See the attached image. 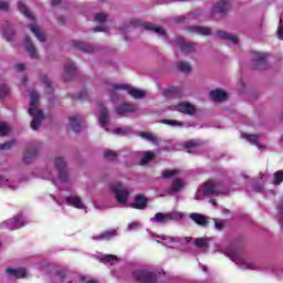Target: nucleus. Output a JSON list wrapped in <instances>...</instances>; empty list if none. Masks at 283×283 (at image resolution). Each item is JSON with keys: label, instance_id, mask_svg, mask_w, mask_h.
I'll list each match as a JSON object with an SVG mask.
<instances>
[{"label": "nucleus", "instance_id": "obj_1", "mask_svg": "<svg viewBox=\"0 0 283 283\" xmlns=\"http://www.w3.org/2000/svg\"><path fill=\"white\" fill-rule=\"evenodd\" d=\"M109 189L119 205H127L130 192L127 188L123 187V182L113 181L109 184Z\"/></svg>", "mask_w": 283, "mask_h": 283}, {"label": "nucleus", "instance_id": "obj_2", "mask_svg": "<svg viewBox=\"0 0 283 283\" xmlns=\"http://www.w3.org/2000/svg\"><path fill=\"white\" fill-rule=\"evenodd\" d=\"M151 222H158L159 224H167L172 220H182V213L180 212H157L153 217Z\"/></svg>", "mask_w": 283, "mask_h": 283}, {"label": "nucleus", "instance_id": "obj_3", "mask_svg": "<svg viewBox=\"0 0 283 283\" xmlns=\"http://www.w3.org/2000/svg\"><path fill=\"white\" fill-rule=\"evenodd\" d=\"M220 193H224L222 184L214 179H210L203 184V196H220Z\"/></svg>", "mask_w": 283, "mask_h": 283}, {"label": "nucleus", "instance_id": "obj_4", "mask_svg": "<svg viewBox=\"0 0 283 283\" xmlns=\"http://www.w3.org/2000/svg\"><path fill=\"white\" fill-rule=\"evenodd\" d=\"M133 277L138 283H157L156 274L147 270H136L133 272Z\"/></svg>", "mask_w": 283, "mask_h": 283}, {"label": "nucleus", "instance_id": "obj_5", "mask_svg": "<svg viewBox=\"0 0 283 283\" xmlns=\"http://www.w3.org/2000/svg\"><path fill=\"white\" fill-rule=\"evenodd\" d=\"M55 168L59 171V178L62 182H70V177L67 175V163L63 157H56L54 160Z\"/></svg>", "mask_w": 283, "mask_h": 283}, {"label": "nucleus", "instance_id": "obj_6", "mask_svg": "<svg viewBox=\"0 0 283 283\" xmlns=\"http://www.w3.org/2000/svg\"><path fill=\"white\" fill-rule=\"evenodd\" d=\"M135 202L130 203L132 209H137L138 211H145L149 205V198H147L145 195L139 193L136 195L134 198Z\"/></svg>", "mask_w": 283, "mask_h": 283}, {"label": "nucleus", "instance_id": "obj_7", "mask_svg": "<svg viewBox=\"0 0 283 283\" xmlns=\"http://www.w3.org/2000/svg\"><path fill=\"white\" fill-rule=\"evenodd\" d=\"M30 116H33V119L31 122V128H33L34 132L39 130V127H41V122L43 120V111L35 108H29Z\"/></svg>", "mask_w": 283, "mask_h": 283}, {"label": "nucleus", "instance_id": "obj_8", "mask_svg": "<svg viewBox=\"0 0 283 283\" xmlns=\"http://www.w3.org/2000/svg\"><path fill=\"white\" fill-rule=\"evenodd\" d=\"M227 12H229V1L228 0H221L217 4L213 6V17H218L219 19H222L223 17H227Z\"/></svg>", "mask_w": 283, "mask_h": 283}, {"label": "nucleus", "instance_id": "obj_9", "mask_svg": "<svg viewBox=\"0 0 283 283\" xmlns=\"http://www.w3.org/2000/svg\"><path fill=\"white\" fill-rule=\"evenodd\" d=\"M175 43H177V45H179V48L184 54H191V52H196V50H197L196 43H191V42L185 43L184 38H177L175 40Z\"/></svg>", "mask_w": 283, "mask_h": 283}, {"label": "nucleus", "instance_id": "obj_10", "mask_svg": "<svg viewBox=\"0 0 283 283\" xmlns=\"http://www.w3.org/2000/svg\"><path fill=\"white\" fill-rule=\"evenodd\" d=\"M117 90H124L133 98H145V91L138 90L129 84H124L123 86H117Z\"/></svg>", "mask_w": 283, "mask_h": 283}, {"label": "nucleus", "instance_id": "obj_11", "mask_svg": "<svg viewBox=\"0 0 283 283\" xmlns=\"http://www.w3.org/2000/svg\"><path fill=\"white\" fill-rule=\"evenodd\" d=\"M189 218L195 224H198L199 227H209V217L202 213L192 212L189 214Z\"/></svg>", "mask_w": 283, "mask_h": 283}, {"label": "nucleus", "instance_id": "obj_12", "mask_svg": "<svg viewBox=\"0 0 283 283\" xmlns=\"http://www.w3.org/2000/svg\"><path fill=\"white\" fill-rule=\"evenodd\" d=\"M266 57L265 53L254 52L253 53V63L255 64V70H264L266 67Z\"/></svg>", "mask_w": 283, "mask_h": 283}, {"label": "nucleus", "instance_id": "obj_13", "mask_svg": "<svg viewBox=\"0 0 283 283\" xmlns=\"http://www.w3.org/2000/svg\"><path fill=\"white\" fill-rule=\"evenodd\" d=\"M7 228L10 231H14L17 229H21V227H25V223L23 222V217L18 214L17 217H14L13 219H9L7 222Z\"/></svg>", "mask_w": 283, "mask_h": 283}, {"label": "nucleus", "instance_id": "obj_14", "mask_svg": "<svg viewBox=\"0 0 283 283\" xmlns=\"http://www.w3.org/2000/svg\"><path fill=\"white\" fill-rule=\"evenodd\" d=\"M185 187V180L177 178L172 180V184L167 188V193L169 196H174V193H179V191H182Z\"/></svg>", "mask_w": 283, "mask_h": 283}, {"label": "nucleus", "instance_id": "obj_15", "mask_svg": "<svg viewBox=\"0 0 283 283\" xmlns=\"http://www.w3.org/2000/svg\"><path fill=\"white\" fill-rule=\"evenodd\" d=\"M174 107L177 109V112H181V114H188L189 116H193V114L197 112L196 106L190 103H179Z\"/></svg>", "mask_w": 283, "mask_h": 283}, {"label": "nucleus", "instance_id": "obj_16", "mask_svg": "<svg viewBox=\"0 0 283 283\" xmlns=\"http://www.w3.org/2000/svg\"><path fill=\"white\" fill-rule=\"evenodd\" d=\"M76 76V67L74 66V62H70L64 65V74L63 78L65 82L72 81Z\"/></svg>", "mask_w": 283, "mask_h": 283}, {"label": "nucleus", "instance_id": "obj_17", "mask_svg": "<svg viewBox=\"0 0 283 283\" xmlns=\"http://www.w3.org/2000/svg\"><path fill=\"white\" fill-rule=\"evenodd\" d=\"M98 111H99V125L102 127H107V123H109V112L107 111V107L103 104H99Z\"/></svg>", "mask_w": 283, "mask_h": 283}, {"label": "nucleus", "instance_id": "obj_18", "mask_svg": "<svg viewBox=\"0 0 283 283\" xmlns=\"http://www.w3.org/2000/svg\"><path fill=\"white\" fill-rule=\"evenodd\" d=\"M25 50L31 59H39V53L36 52V48L34 43L30 40V36L24 38Z\"/></svg>", "mask_w": 283, "mask_h": 283}, {"label": "nucleus", "instance_id": "obj_19", "mask_svg": "<svg viewBox=\"0 0 283 283\" xmlns=\"http://www.w3.org/2000/svg\"><path fill=\"white\" fill-rule=\"evenodd\" d=\"M188 32L192 34H201L202 36H210L211 29L209 27L192 25L188 28Z\"/></svg>", "mask_w": 283, "mask_h": 283}, {"label": "nucleus", "instance_id": "obj_20", "mask_svg": "<svg viewBox=\"0 0 283 283\" xmlns=\"http://www.w3.org/2000/svg\"><path fill=\"white\" fill-rule=\"evenodd\" d=\"M164 96H166V98H180V96H182V88H180V86L166 88Z\"/></svg>", "mask_w": 283, "mask_h": 283}, {"label": "nucleus", "instance_id": "obj_21", "mask_svg": "<svg viewBox=\"0 0 283 283\" xmlns=\"http://www.w3.org/2000/svg\"><path fill=\"white\" fill-rule=\"evenodd\" d=\"M210 96L212 101H217L218 103H222L227 101V98H229V95L222 88H217L216 91H211Z\"/></svg>", "mask_w": 283, "mask_h": 283}, {"label": "nucleus", "instance_id": "obj_22", "mask_svg": "<svg viewBox=\"0 0 283 283\" xmlns=\"http://www.w3.org/2000/svg\"><path fill=\"white\" fill-rule=\"evenodd\" d=\"M73 46H75L76 50L84 52V54H92L95 50L92 44H87L83 41H73Z\"/></svg>", "mask_w": 283, "mask_h": 283}, {"label": "nucleus", "instance_id": "obj_23", "mask_svg": "<svg viewBox=\"0 0 283 283\" xmlns=\"http://www.w3.org/2000/svg\"><path fill=\"white\" fill-rule=\"evenodd\" d=\"M136 106L132 104H122L116 108L118 116H125V114H134L136 112Z\"/></svg>", "mask_w": 283, "mask_h": 283}, {"label": "nucleus", "instance_id": "obj_24", "mask_svg": "<svg viewBox=\"0 0 283 283\" xmlns=\"http://www.w3.org/2000/svg\"><path fill=\"white\" fill-rule=\"evenodd\" d=\"M125 84H111L108 85V93H109V98L113 102H116L118 99L119 96V92L125 90V88H117L120 87Z\"/></svg>", "mask_w": 283, "mask_h": 283}, {"label": "nucleus", "instance_id": "obj_25", "mask_svg": "<svg viewBox=\"0 0 283 283\" xmlns=\"http://www.w3.org/2000/svg\"><path fill=\"white\" fill-rule=\"evenodd\" d=\"M116 235H118V231H116V230H106V231L102 232L101 234L95 235L93 238V240H99V241L112 240V238H116Z\"/></svg>", "mask_w": 283, "mask_h": 283}, {"label": "nucleus", "instance_id": "obj_26", "mask_svg": "<svg viewBox=\"0 0 283 283\" xmlns=\"http://www.w3.org/2000/svg\"><path fill=\"white\" fill-rule=\"evenodd\" d=\"M66 202L70 207H75V209H85V205H83V200H81V197H67Z\"/></svg>", "mask_w": 283, "mask_h": 283}, {"label": "nucleus", "instance_id": "obj_27", "mask_svg": "<svg viewBox=\"0 0 283 283\" xmlns=\"http://www.w3.org/2000/svg\"><path fill=\"white\" fill-rule=\"evenodd\" d=\"M36 156H39V149L36 148H28L24 151V156H23V160L27 165H30V163H32L33 158H36Z\"/></svg>", "mask_w": 283, "mask_h": 283}, {"label": "nucleus", "instance_id": "obj_28", "mask_svg": "<svg viewBox=\"0 0 283 283\" xmlns=\"http://www.w3.org/2000/svg\"><path fill=\"white\" fill-rule=\"evenodd\" d=\"M3 38L6 39V41H14V27H12L10 23H7L3 27Z\"/></svg>", "mask_w": 283, "mask_h": 283}, {"label": "nucleus", "instance_id": "obj_29", "mask_svg": "<svg viewBox=\"0 0 283 283\" xmlns=\"http://www.w3.org/2000/svg\"><path fill=\"white\" fill-rule=\"evenodd\" d=\"M218 39H223V41H230V43H238V35L228 33L227 31H218Z\"/></svg>", "mask_w": 283, "mask_h": 283}, {"label": "nucleus", "instance_id": "obj_30", "mask_svg": "<svg viewBox=\"0 0 283 283\" xmlns=\"http://www.w3.org/2000/svg\"><path fill=\"white\" fill-rule=\"evenodd\" d=\"M138 136L140 138H143L144 140H148V143H153V145H160V142L158 140V137H156L151 133L140 132V133H138Z\"/></svg>", "mask_w": 283, "mask_h": 283}, {"label": "nucleus", "instance_id": "obj_31", "mask_svg": "<svg viewBox=\"0 0 283 283\" xmlns=\"http://www.w3.org/2000/svg\"><path fill=\"white\" fill-rule=\"evenodd\" d=\"M6 273L11 275L12 277H17V280H21V277H25V270L24 269H12L8 268Z\"/></svg>", "mask_w": 283, "mask_h": 283}, {"label": "nucleus", "instance_id": "obj_32", "mask_svg": "<svg viewBox=\"0 0 283 283\" xmlns=\"http://www.w3.org/2000/svg\"><path fill=\"white\" fill-rule=\"evenodd\" d=\"M28 28L31 30L38 41L41 43L45 42V35L41 33V29L36 24H29Z\"/></svg>", "mask_w": 283, "mask_h": 283}, {"label": "nucleus", "instance_id": "obj_33", "mask_svg": "<svg viewBox=\"0 0 283 283\" xmlns=\"http://www.w3.org/2000/svg\"><path fill=\"white\" fill-rule=\"evenodd\" d=\"M18 10L27 17V19H31V21H34V14L30 12V9H28V6L23 3L22 1L18 2Z\"/></svg>", "mask_w": 283, "mask_h": 283}, {"label": "nucleus", "instance_id": "obj_34", "mask_svg": "<svg viewBox=\"0 0 283 283\" xmlns=\"http://www.w3.org/2000/svg\"><path fill=\"white\" fill-rule=\"evenodd\" d=\"M201 143L199 140L196 139H190L184 143V147L185 149H188V154H193V151L191 149H198V147H200Z\"/></svg>", "mask_w": 283, "mask_h": 283}, {"label": "nucleus", "instance_id": "obj_35", "mask_svg": "<svg viewBox=\"0 0 283 283\" xmlns=\"http://www.w3.org/2000/svg\"><path fill=\"white\" fill-rule=\"evenodd\" d=\"M70 120V126H71V129H73V132H81L82 129V123H83V119H81V117L76 118V117H70L69 118Z\"/></svg>", "mask_w": 283, "mask_h": 283}, {"label": "nucleus", "instance_id": "obj_36", "mask_svg": "<svg viewBox=\"0 0 283 283\" xmlns=\"http://www.w3.org/2000/svg\"><path fill=\"white\" fill-rule=\"evenodd\" d=\"M145 30H149L150 32H155V34H159L160 36H167V31H165V29H161L158 25L146 24Z\"/></svg>", "mask_w": 283, "mask_h": 283}, {"label": "nucleus", "instance_id": "obj_37", "mask_svg": "<svg viewBox=\"0 0 283 283\" xmlns=\"http://www.w3.org/2000/svg\"><path fill=\"white\" fill-rule=\"evenodd\" d=\"M156 158V154L151 151H144V157L140 159L139 165L145 166Z\"/></svg>", "mask_w": 283, "mask_h": 283}, {"label": "nucleus", "instance_id": "obj_38", "mask_svg": "<svg viewBox=\"0 0 283 283\" xmlns=\"http://www.w3.org/2000/svg\"><path fill=\"white\" fill-rule=\"evenodd\" d=\"M178 174H180V171H178L177 169H165L161 171V178L164 180H171V178H175V176H178Z\"/></svg>", "mask_w": 283, "mask_h": 283}, {"label": "nucleus", "instance_id": "obj_39", "mask_svg": "<svg viewBox=\"0 0 283 283\" xmlns=\"http://www.w3.org/2000/svg\"><path fill=\"white\" fill-rule=\"evenodd\" d=\"M31 101H30V109H34V107H39V93L36 91H32L30 93Z\"/></svg>", "mask_w": 283, "mask_h": 283}, {"label": "nucleus", "instance_id": "obj_40", "mask_svg": "<svg viewBox=\"0 0 283 283\" xmlns=\"http://www.w3.org/2000/svg\"><path fill=\"white\" fill-rule=\"evenodd\" d=\"M177 69L179 72H184V74H189V72H191V65L187 62L177 63Z\"/></svg>", "mask_w": 283, "mask_h": 283}, {"label": "nucleus", "instance_id": "obj_41", "mask_svg": "<svg viewBox=\"0 0 283 283\" xmlns=\"http://www.w3.org/2000/svg\"><path fill=\"white\" fill-rule=\"evenodd\" d=\"M195 247H198V249H209V240L199 238L195 241Z\"/></svg>", "mask_w": 283, "mask_h": 283}, {"label": "nucleus", "instance_id": "obj_42", "mask_svg": "<svg viewBox=\"0 0 283 283\" xmlns=\"http://www.w3.org/2000/svg\"><path fill=\"white\" fill-rule=\"evenodd\" d=\"M243 138L251 143V145H256L258 147H260V137L258 135H243Z\"/></svg>", "mask_w": 283, "mask_h": 283}, {"label": "nucleus", "instance_id": "obj_43", "mask_svg": "<svg viewBox=\"0 0 283 283\" xmlns=\"http://www.w3.org/2000/svg\"><path fill=\"white\" fill-rule=\"evenodd\" d=\"M283 182V170H279L276 172H274V180H273V185H282Z\"/></svg>", "mask_w": 283, "mask_h": 283}, {"label": "nucleus", "instance_id": "obj_44", "mask_svg": "<svg viewBox=\"0 0 283 283\" xmlns=\"http://www.w3.org/2000/svg\"><path fill=\"white\" fill-rule=\"evenodd\" d=\"M8 134H10V127L8 126V124L1 122L0 123V136H8Z\"/></svg>", "mask_w": 283, "mask_h": 283}, {"label": "nucleus", "instance_id": "obj_45", "mask_svg": "<svg viewBox=\"0 0 283 283\" xmlns=\"http://www.w3.org/2000/svg\"><path fill=\"white\" fill-rule=\"evenodd\" d=\"M10 94V88L6 84L0 85V98L3 99Z\"/></svg>", "mask_w": 283, "mask_h": 283}, {"label": "nucleus", "instance_id": "obj_46", "mask_svg": "<svg viewBox=\"0 0 283 283\" xmlns=\"http://www.w3.org/2000/svg\"><path fill=\"white\" fill-rule=\"evenodd\" d=\"M14 140L6 142L4 144H0V151L12 149L14 147Z\"/></svg>", "mask_w": 283, "mask_h": 283}, {"label": "nucleus", "instance_id": "obj_47", "mask_svg": "<svg viewBox=\"0 0 283 283\" xmlns=\"http://www.w3.org/2000/svg\"><path fill=\"white\" fill-rule=\"evenodd\" d=\"M41 81L42 83H44V85H46V87H49V90H51V93L54 92V87H52V82L50 81V77H48V75H42Z\"/></svg>", "mask_w": 283, "mask_h": 283}, {"label": "nucleus", "instance_id": "obj_48", "mask_svg": "<svg viewBox=\"0 0 283 283\" xmlns=\"http://www.w3.org/2000/svg\"><path fill=\"white\" fill-rule=\"evenodd\" d=\"M163 125H171L172 127H176V125L182 126V123L176 120V119H163Z\"/></svg>", "mask_w": 283, "mask_h": 283}, {"label": "nucleus", "instance_id": "obj_49", "mask_svg": "<svg viewBox=\"0 0 283 283\" xmlns=\"http://www.w3.org/2000/svg\"><path fill=\"white\" fill-rule=\"evenodd\" d=\"M117 154L116 151L108 149L104 153V158H106L107 160H112V158H117Z\"/></svg>", "mask_w": 283, "mask_h": 283}, {"label": "nucleus", "instance_id": "obj_50", "mask_svg": "<svg viewBox=\"0 0 283 283\" xmlns=\"http://www.w3.org/2000/svg\"><path fill=\"white\" fill-rule=\"evenodd\" d=\"M104 262H108L109 264H112V262H116V260H118V256L114 255V254H106L103 256L102 259Z\"/></svg>", "mask_w": 283, "mask_h": 283}, {"label": "nucleus", "instance_id": "obj_51", "mask_svg": "<svg viewBox=\"0 0 283 283\" xmlns=\"http://www.w3.org/2000/svg\"><path fill=\"white\" fill-rule=\"evenodd\" d=\"M94 19H95V21H98L99 23H103V22L107 21V14L96 13Z\"/></svg>", "mask_w": 283, "mask_h": 283}, {"label": "nucleus", "instance_id": "obj_52", "mask_svg": "<svg viewBox=\"0 0 283 283\" xmlns=\"http://www.w3.org/2000/svg\"><path fill=\"white\" fill-rule=\"evenodd\" d=\"M85 98H87V88H83L82 91H80L77 101H85Z\"/></svg>", "mask_w": 283, "mask_h": 283}, {"label": "nucleus", "instance_id": "obj_53", "mask_svg": "<svg viewBox=\"0 0 283 283\" xmlns=\"http://www.w3.org/2000/svg\"><path fill=\"white\" fill-rule=\"evenodd\" d=\"M10 9V4H8V2L0 0V10H2V12H8V10Z\"/></svg>", "mask_w": 283, "mask_h": 283}, {"label": "nucleus", "instance_id": "obj_54", "mask_svg": "<svg viewBox=\"0 0 283 283\" xmlns=\"http://www.w3.org/2000/svg\"><path fill=\"white\" fill-rule=\"evenodd\" d=\"M276 34H277L279 39H281V40L283 41V25H282V19L280 20V24H279Z\"/></svg>", "mask_w": 283, "mask_h": 283}, {"label": "nucleus", "instance_id": "obj_55", "mask_svg": "<svg viewBox=\"0 0 283 283\" xmlns=\"http://www.w3.org/2000/svg\"><path fill=\"white\" fill-rule=\"evenodd\" d=\"M14 70H15V72H23V70H25V64H23V63L15 64Z\"/></svg>", "mask_w": 283, "mask_h": 283}, {"label": "nucleus", "instance_id": "obj_56", "mask_svg": "<svg viewBox=\"0 0 283 283\" xmlns=\"http://www.w3.org/2000/svg\"><path fill=\"white\" fill-rule=\"evenodd\" d=\"M214 228L217 229V231H222V229H224V223L223 222H216Z\"/></svg>", "mask_w": 283, "mask_h": 283}, {"label": "nucleus", "instance_id": "obj_57", "mask_svg": "<svg viewBox=\"0 0 283 283\" xmlns=\"http://www.w3.org/2000/svg\"><path fill=\"white\" fill-rule=\"evenodd\" d=\"M127 132H129V129L116 128V129L114 130L115 134H127Z\"/></svg>", "mask_w": 283, "mask_h": 283}, {"label": "nucleus", "instance_id": "obj_58", "mask_svg": "<svg viewBox=\"0 0 283 283\" xmlns=\"http://www.w3.org/2000/svg\"><path fill=\"white\" fill-rule=\"evenodd\" d=\"M132 28H140V21L138 20H132L130 21Z\"/></svg>", "mask_w": 283, "mask_h": 283}, {"label": "nucleus", "instance_id": "obj_59", "mask_svg": "<svg viewBox=\"0 0 283 283\" xmlns=\"http://www.w3.org/2000/svg\"><path fill=\"white\" fill-rule=\"evenodd\" d=\"M93 32H105V27L103 25H97L93 29Z\"/></svg>", "mask_w": 283, "mask_h": 283}, {"label": "nucleus", "instance_id": "obj_60", "mask_svg": "<svg viewBox=\"0 0 283 283\" xmlns=\"http://www.w3.org/2000/svg\"><path fill=\"white\" fill-rule=\"evenodd\" d=\"M56 275L60 276V280H65L66 274L63 271H56Z\"/></svg>", "mask_w": 283, "mask_h": 283}, {"label": "nucleus", "instance_id": "obj_61", "mask_svg": "<svg viewBox=\"0 0 283 283\" xmlns=\"http://www.w3.org/2000/svg\"><path fill=\"white\" fill-rule=\"evenodd\" d=\"M138 227V223H136V222H133V223H129L128 224V229H136Z\"/></svg>", "mask_w": 283, "mask_h": 283}, {"label": "nucleus", "instance_id": "obj_62", "mask_svg": "<svg viewBox=\"0 0 283 283\" xmlns=\"http://www.w3.org/2000/svg\"><path fill=\"white\" fill-rule=\"evenodd\" d=\"M175 21H176L177 23H182V21H185V17L175 18Z\"/></svg>", "mask_w": 283, "mask_h": 283}, {"label": "nucleus", "instance_id": "obj_63", "mask_svg": "<svg viewBox=\"0 0 283 283\" xmlns=\"http://www.w3.org/2000/svg\"><path fill=\"white\" fill-rule=\"evenodd\" d=\"M57 23L63 25V23H65V18H57Z\"/></svg>", "mask_w": 283, "mask_h": 283}, {"label": "nucleus", "instance_id": "obj_64", "mask_svg": "<svg viewBox=\"0 0 283 283\" xmlns=\"http://www.w3.org/2000/svg\"><path fill=\"white\" fill-rule=\"evenodd\" d=\"M61 3V0H52L51 6H59Z\"/></svg>", "mask_w": 283, "mask_h": 283}]
</instances>
